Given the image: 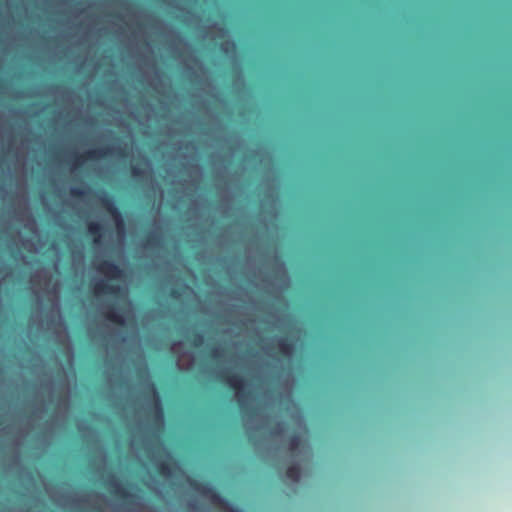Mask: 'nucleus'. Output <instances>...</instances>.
<instances>
[{"mask_svg": "<svg viewBox=\"0 0 512 512\" xmlns=\"http://www.w3.org/2000/svg\"><path fill=\"white\" fill-rule=\"evenodd\" d=\"M96 7L121 22L111 21V27L133 61L135 80L159 97L160 106L156 112L147 100L134 104L116 78L110 85L113 97L101 104L162 135L204 137L201 141L214 149L209 164L219 204H233L244 194L241 174L257 165L266 170L259 185L260 204H279V181L271 154L264 148L246 150L239 136L227 135L217 115L218 110H227V103L189 41L171 25L137 9L130 0H87L79 22H60L65 30L61 36L75 40L76 46L90 40L98 42L108 29L101 25L102 16L89 13Z\"/></svg>", "mask_w": 512, "mask_h": 512, "instance_id": "1", "label": "nucleus"}, {"mask_svg": "<svg viewBox=\"0 0 512 512\" xmlns=\"http://www.w3.org/2000/svg\"><path fill=\"white\" fill-rule=\"evenodd\" d=\"M29 286L37 306V312L30 317V327L53 333L68 367L57 353L53 367L39 354H33L21 366L22 377H31L26 384L30 399L23 409L11 408L5 399L9 385L4 381L6 370L0 367V466L6 477L15 479H34L22 466L20 451L29 448L30 456L38 458L49 447L56 433L65 427L72 385L76 384L74 346L61 313L59 287L51 285L45 268L31 274Z\"/></svg>", "mask_w": 512, "mask_h": 512, "instance_id": "2", "label": "nucleus"}, {"mask_svg": "<svg viewBox=\"0 0 512 512\" xmlns=\"http://www.w3.org/2000/svg\"><path fill=\"white\" fill-rule=\"evenodd\" d=\"M96 276L92 288L96 296H112L100 311L105 320L119 326L98 328L105 351L106 398L130 430V449L146 471H183L161 442L164 428L162 400L154 383L147 378L138 386L131 384V367L144 361L138 323L125 286L110 281L123 277L116 263L94 260Z\"/></svg>", "mask_w": 512, "mask_h": 512, "instance_id": "3", "label": "nucleus"}, {"mask_svg": "<svg viewBox=\"0 0 512 512\" xmlns=\"http://www.w3.org/2000/svg\"><path fill=\"white\" fill-rule=\"evenodd\" d=\"M213 301V314L229 326L222 329L221 342L211 350V358L217 362L211 374L235 389V398L249 440L257 453L265 458H272L278 453V449L267 446V440L262 441L255 437L257 431L269 426L270 416L265 408L256 407L252 385L241 376H229V373L243 366L254 379L267 381L278 376L282 367V360L273 353L275 347L284 356L291 358L295 345L285 337L264 336L263 323L253 317L257 302L244 288H220L215 292Z\"/></svg>", "mask_w": 512, "mask_h": 512, "instance_id": "4", "label": "nucleus"}, {"mask_svg": "<svg viewBox=\"0 0 512 512\" xmlns=\"http://www.w3.org/2000/svg\"><path fill=\"white\" fill-rule=\"evenodd\" d=\"M82 439L89 445V469L97 480L105 482L109 492L118 498L112 502L105 494L98 492L81 493L69 484L52 486L42 480L49 498L61 509L69 512H161L149 506L137 486L124 487L112 473H107V451L97 431L85 420L77 421Z\"/></svg>", "mask_w": 512, "mask_h": 512, "instance_id": "5", "label": "nucleus"}, {"mask_svg": "<svg viewBox=\"0 0 512 512\" xmlns=\"http://www.w3.org/2000/svg\"><path fill=\"white\" fill-rule=\"evenodd\" d=\"M164 167L173 185L171 191L175 199L172 208L180 210L184 199L189 200L184 214L188 224L183 229V235L192 246L205 243L215 226V220L208 197L197 194L204 176L199 164L198 146L191 141H175L171 151L164 156Z\"/></svg>", "mask_w": 512, "mask_h": 512, "instance_id": "6", "label": "nucleus"}, {"mask_svg": "<svg viewBox=\"0 0 512 512\" xmlns=\"http://www.w3.org/2000/svg\"><path fill=\"white\" fill-rule=\"evenodd\" d=\"M117 125L124 128V136H118L112 129L100 126L98 119L86 113L83 116L84 130L80 134L81 147L65 145L62 151L55 152L59 165L66 167L70 174H77L91 162L108 158L122 160L127 157L134 134L121 117H114Z\"/></svg>", "mask_w": 512, "mask_h": 512, "instance_id": "7", "label": "nucleus"}, {"mask_svg": "<svg viewBox=\"0 0 512 512\" xmlns=\"http://www.w3.org/2000/svg\"><path fill=\"white\" fill-rule=\"evenodd\" d=\"M0 231L19 242L27 252L38 254L44 242L30 209V199L23 180L16 181L11 202L0 213Z\"/></svg>", "mask_w": 512, "mask_h": 512, "instance_id": "8", "label": "nucleus"}, {"mask_svg": "<svg viewBox=\"0 0 512 512\" xmlns=\"http://www.w3.org/2000/svg\"><path fill=\"white\" fill-rule=\"evenodd\" d=\"M32 144L33 141L28 135L21 137L17 144L12 128L0 130V169L10 182L14 180V176L26 173L27 162L33 150Z\"/></svg>", "mask_w": 512, "mask_h": 512, "instance_id": "9", "label": "nucleus"}, {"mask_svg": "<svg viewBox=\"0 0 512 512\" xmlns=\"http://www.w3.org/2000/svg\"><path fill=\"white\" fill-rule=\"evenodd\" d=\"M71 197H84L88 194H94L101 205L111 215L115 224V248L124 254L127 244V228L120 209L117 207L115 199L108 194L105 189L93 191L88 184L83 183L82 187L70 186Z\"/></svg>", "mask_w": 512, "mask_h": 512, "instance_id": "10", "label": "nucleus"}, {"mask_svg": "<svg viewBox=\"0 0 512 512\" xmlns=\"http://www.w3.org/2000/svg\"><path fill=\"white\" fill-rule=\"evenodd\" d=\"M288 453V467L285 477L291 485H296L301 474L307 473L310 467L312 459L311 445L306 438L302 439L300 435H294L288 444Z\"/></svg>", "mask_w": 512, "mask_h": 512, "instance_id": "11", "label": "nucleus"}, {"mask_svg": "<svg viewBox=\"0 0 512 512\" xmlns=\"http://www.w3.org/2000/svg\"><path fill=\"white\" fill-rule=\"evenodd\" d=\"M166 230L167 221L160 216H155L152 219L150 230L138 244L144 256L150 257L159 255L164 248Z\"/></svg>", "mask_w": 512, "mask_h": 512, "instance_id": "12", "label": "nucleus"}, {"mask_svg": "<svg viewBox=\"0 0 512 512\" xmlns=\"http://www.w3.org/2000/svg\"><path fill=\"white\" fill-rule=\"evenodd\" d=\"M295 382V378L291 372L280 378V398L282 403L285 401L288 402L286 410L288 411L290 417L294 420L301 433L306 435L308 430L306 427L305 418L302 415L298 405L292 400V392L295 386Z\"/></svg>", "mask_w": 512, "mask_h": 512, "instance_id": "13", "label": "nucleus"}, {"mask_svg": "<svg viewBox=\"0 0 512 512\" xmlns=\"http://www.w3.org/2000/svg\"><path fill=\"white\" fill-rule=\"evenodd\" d=\"M131 176L135 182L145 185L153 192H159L163 200L164 191L155 180L153 165L148 158H142L139 162L131 164Z\"/></svg>", "mask_w": 512, "mask_h": 512, "instance_id": "14", "label": "nucleus"}, {"mask_svg": "<svg viewBox=\"0 0 512 512\" xmlns=\"http://www.w3.org/2000/svg\"><path fill=\"white\" fill-rule=\"evenodd\" d=\"M221 51L230 58L231 64L236 73V78L233 82V90L236 93L241 94L242 90L245 87V82L243 75L241 73L240 61L236 54L235 42L232 40H226L221 44Z\"/></svg>", "mask_w": 512, "mask_h": 512, "instance_id": "15", "label": "nucleus"}, {"mask_svg": "<svg viewBox=\"0 0 512 512\" xmlns=\"http://www.w3.org/2000/svg\"><path fill=\"white\" fill-rule=\"evenodd\" d=\"M162 3L171 9H175L178 13L175 15L186 24L197 25L201 19L198 15L192 13L188 8L192 6L197 0H161Z\"/></svg>", "mask_w": 512, "mask_h": 512, "instance_id": "16", "label": "nucleus"}, {"mask_svg": "<svg viewBox=\"0 0 512 512\" xmlns=\"http://www.w3.org/2000/svg\"><path fill=\"white\" fill-rule=\"evenodd\" d=\"M76 48V46H66V45H63V44H56L52 49L49 50V59L52 63H56V62H62V61H65V62H68V63H78L80 64V66H82L85 61H86V58H75L73 56V53H74V49Z\"/></svg>", "mask_w": 512, "mask_h": 512, "instance_id": "17", "label": "nucleus"}, {"mask_svg": "<svg viewBox=\"0 0 512 512\" xmlns=\"http://www.w3.org/2000/svg\"><path fill=\"white\" fill-rule=\"evenodd\" d=\"M56 13L60 15H71L74 20L85 15L82 0H57L55 4Z\"/></svg>", "mask_w": 512, "mask_h": 512, "instance_id": "18", "label": "nucleus"}, {"mask_svg": "<svg viewBox=\"0 0 512 512\" xmlns=\"http://www.w3.org/2000/svg\"><path fill=\"white\" fill-rule=\"evenodd\" d=\"M47 93L53 96L56 103L73 105L80 100L74 89L64 85H50L47 87Z\"/></svg>", "mask_w": 512, "mask_h": 512, "instance_id": "19", "label": "nucleus"}, {"mask_svg": "<svg viewBox=\"0 0 512 512\" xmlns=\"http://www.w3.org/2000/svg\"><path fill=\"white\" fill-rule=\"evenodd\" d=\"M17 39V35L7 36L0 39V44L3 46L0 53V94H7L9 90L8 83L4 79L3 65L7 54L11 48L15 46Z\"/></svg>", "mask_w": 512, "mask_h": 512, "instance_id": "20", "label": "nucleus"}, {"mask_svg": "<svg viewBox=\"0 0 512 512\" xmlns=\"http://www.w3.org/2000/svg\"><path fill=\"white\" fill-rule=\"evenodd\" d=\"M183 346L182 341L173 342L171 345V351L177 354L176 365L177 368L181 371H187L193 367L195 363V356L193 352L190 351H181L179 352V348Z\"/></svg>", "mask_w": 512, "mask_h": 512, "instance_id": "21", "label": "nucleus"}, {"mask_svg": "<svg viewBox=\"0 0 512 512\" xmlns=\"http://www.w3.org/2000/svg\"><path fill=\"white\" fill-rule=\"evenodd\" d=\"M87 232L92 237L93 245L95 249L98 250L99 254L104 253V235L106 232L104 225L97 221H90L87 223Z\"/></svg>", "mask_w": 512, "mask_h": 512, "instance_id": "22", "label": "nucleus"}, {"mask_svg": "<svg viewBox=\"0 0 512 512\" xmlns=\"http://www.w3.org/2000/svg\"><path fill=\"white\" fill-rule=\"evenodd\" d=\"M165 289L168 290L169 295L175 299H180L185 295H193L194 291L182 280H175L165 285Z\"/></svg>", "mask_w": 512, "mask_h": 512, "instance_id": "23", "label": "nucleus"}, {"mask_svg": "<svg viewBox=\"0 0 512 512\" xmlns=\"http://www.w3.org/2000/svg\"><path fill=\"white\" fill-rule=\"evenodd\" d=\"M201 38H224L227 35V30L220 27L218 24L213 23L212 25L205 27L199 31Z\"/></svg>", "mask_w": 512, "mask_h": 512, "instance_id": "24", "label": "nucleus"}, {"mask_svg": "<svg viewBox=\"0 0 512 512\" xmlns=\"http://www.w3.org/2000/svg\"><path fill=\"white\" fill-rule=\"evenodd\" d=\"M285 432V422L284 421H278L276 424V427L272 430H270V437H281L283 436Z\"/></svg>", "mask_w": 512, "mask_h": 512, "instance_id": "25", "label": "nucleus"}, {"mask_svg": "<svg viewBox=\"0 0 512 512\" xmlns=\"http://www.w3.org/2000/svg\"><path fill=\"white\" fill-rule=\"evenodd\" d=\"M84 253L82 250H75L72 254L73 264H84Z\"/></svg>", "mask_w": 512, "mask_h": 512, "instance_id": "26", "label": "nucleus"}, {"mask_svg": "<svg viewBox=\"0 0 512 512\" xmlns=\"http://www.w3.org/2000/svg\"><path fill=\"white\" fill-rule=\"evenodd\" d=\"M204 334L203 333H197L193 336L191 340V344L193 347H201L204 344Z\"/></svg>", "mask_w": 512, "mask_h": 512, "instance_id": "27", "label": "nucleus"}, {"mask_svg": "<svg viewBox=\"0 0 512 512\" xmlns=\"http://www.w3.org/2000/svg\"><path fill=\"white\" fill-rule=\"evenodd\" d=\"M10 191L5 183L0 184V196L3 201H6L9 197Z\"/></svg>", "mask_w": 512, "mask_h": 512, "instance_id": "28", "label": "nucleus"}, {"mask_svg": "<svg viewBox=\"0 0 512 512\" xmlns=\"http://www.w3.org/2000/svg\"><path fill=\"white\" fill-rule=\"evenodd\" d=\"M65 108H60L58 110L55 111V118L57 120H61L63 117H64V113H65Z\"/></svg>", "mask_w": 512, "mask_h": 512, "instance_id": "29", "label": "nucleus"}, {"mask_svg": "<svg viewBox=\"0 0 512 512\" xmlns=\"http://www.w3.org/2000/svg\"><path fill=\"white\" fill-rule=\"evenodd\" d=\"M19 254H20V257H21L22 261H23L25 264H29V262L27 261V257H26L24 254H22L21 252H20Z\"/></svg>", "mask_w": 512, "mask_h": 512, "instance_id": "30", "label": "nucleus"}, {"mask_svg": "<svg viewBox=\"0 0 512 512\" xmlns=\"http://www.w3.org/2000/svg\"><path fill=\"white\" fill-rule=\"evenodd\" d=\"M41 199H42V202L45 203L47 201L44 193L41 194Z\"/></svg>", "mask_w": 512, "mask_h": 512, "instance_id": "31", "label": "nucleus"}, {"mask_svg": "<svg viewBox=\"0 0 512 512\" xmlns=\"http://www.w3.org/2000/svg\"><path fill=\"white\" fill-rule=\"evenodd\" d=\"M30 33L37 34V33H38V31H37L36 29H31V30H30Z\"/></svg>", "mask_w": 512, "mask_h": 512, "instance_id": "32", "label": "nucleus"}, {"mask_svg": "<svg viewBox=\"0 0 512 512\" xmlns=\"http://www.w3.org/2000/svg\"><path fill=\"white\" fill-rule=\"evenodd\" d=\"M77 110H78V112H81V111H82V105H79V106L77 107Z\"/></svg>", "mask_w": 512, "mask_h": 512, "instance_id": "33", "label": "nucleus"}]
</instances>
